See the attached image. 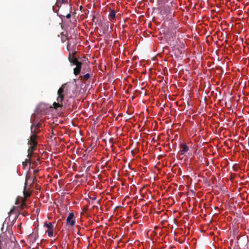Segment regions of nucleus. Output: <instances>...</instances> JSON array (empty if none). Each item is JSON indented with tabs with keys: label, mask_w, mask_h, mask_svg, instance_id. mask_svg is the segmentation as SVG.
Returning <instances> with one entry per match:
<instances>
[{
	"label": "nucleus",
	"mask_w": 249,
	"mask_h": 249,
	"mask_svg": "<svg viewBox=\"0 0 249 249\" xmlns=\"http://www.w3.org/2000/svg\"><path fill=\"white\" fill-rule=\"evenodd\" d=\"M92 199H94V200H95V197H94H94H92Z\"/></svg>",
	"instance_id": "obj_24"
},
{
	"label": "nucleus",
	"mask_w": 249,
	"mask_h": 249,
	"mask_svg": "<svg viewBox=\"0 0 249 249\" xmlns=\"http://www.w3.org/2000/svg\"><path fill=\"white\" fill-rule=\"evenodd\" d=\"M36 146L30 145L28 150V158H30L32 156V154L33 151L35 150Z\"/></svg>",
	"instance_id": "obj_12"
},
{
	"label": "nucleus",
	"mask_w": 249,
	"mask_h": 249,
	"mask_svg": "<svg viewBox=\"0 0 249 249\" xmlns=\"http://www.w3.org/2000/svg\"><path fill=\"white\" fill-rule=\"evenodd\" d=\"M57 12V15L62 18L65 17L66 14V17L67 18L69 19L71 17V13L72 11V7L71 4H67L65 6L60 5Z\"/></svg>",
	"instance_id": "obj_3"
},
{
	"label": "nucleus",
	"mask_w": 249,
	"mask_h": 249,
	"mask_svg": "<svg viewBox=\"0 0 249 249\" xmlns=\"http://www.w3.org/2000/svg\"><path fill=\"white\" fill-rule=\"evenodd\" d=\"M75 66H76V67L73 69V74L75 76H77L81 72V68H82V63L80 62L79 63V64H77Z\"/></svg>",
	"instance_id": "obj_9"
},
{
	"label": "nucleus",
	"mask_w": 249,
	"mask_h": 249,
	"mask_svg": "<svg viewBox=\"0 0 249 249\" xmlns=\"http://www.w3.org/2000/svg\"><path fill=\"white\" fill-rule=\"evenodd\" d=\"M70 43H69V42H68V45H67V49H68V50L69 51V50L68 48H69V46H70Z\"/></svg>",
	"instance_id": "obj_20"
},
{
	"label": "nucleus",
	"mask_w": 249,
	"mask_h": 249,
	"mask_svg": "<svg viewBox=\"0 0 249 249\" xmlns=\"http://www.w3.org/2000/svg\"><path fill=\"white\" fill-rule=\"evenodd\" d=\"M95 18V16H94V15H93V16H92V18H92V20H94V19Z\"/></svg>",
	"instance_id": "obj_22"
},
{
	"label": "nucleus",
	"mask_w": 249,
	"mask_h": 249,
	"mask_svg": "<svg viewBox=\"0 0 249 249\" xmlns=\"http://www.w3.org/2000/svg\"><path fill=\"white\" fill-rule=\"evenodd\" d=\"M27 178H26V181L25 182V185L24 187V191H23V194L24 196V198L22 199V204L20 206V208L21 209H24V208H26L28 207L26 203V198L29 197L31 195V193L28 191H26V188L27 187Z\"/></svg>",
	"instance_id": "obj_5"
},
{
	"label": "nucleus",
	"mask_w": 249,
	"mask_h": 249,
	"mask_svg": "<svg viewBox=\"0 0 249 249\" xmlns=\"http://www.w3.org/2000/svg\"><path fill=\"white\" fill-rule=\"evenodd\" d=\"M38 171H39V170H38V169L35 170L34 171V173H33V174L34 175V178L33 179L34 182L35 181H36V174L38 172Z\"/></svg>",
	"instance_id": "obj_17"
},
{
	"label": "nucleus",
	"mask_w": 249,
	"mask_h": 249,
	"mask_svg": "<svg viewBox=\"0 0 249 249\" xmlns=\"http://www.w3.org/2000/svg\"><path fill=\"white\" fill-rule=\"evenodd\" d=\"M80 77L81 78L82 80L87 81L90 77V75L89 73H87L83 76H80Z\"/></svg>",
	"instance_id": "obj_14"
},
{
	"label": "nucleus",
	"mask_w": 249,
	"mask_h": 249,
	"mask_svg": "<svg viewBox=\"0 0 249 249\" xmlns=\"http://www.w3.org/2000/svg\"><path fill=\"white\" fill-rule=\"evenodd\" d=\"M92 199H94V200H95V197H94H94H92Z\"/></svg>",
	"instance_id": "obj_25"
},
{
	"label": "nucleus",
	"mask_w": 249,
	"mask_h": 249,
	"mask_svg": "<svg viewBox=\"0 0 249 249\" xmlns=\"http://www.w3.org/2000/svg\"><path fill=\"white\" fill-rule=\"evenodd\" d=\"M76 53V51H74L71 53L69 52L68 59L70 62L72 63L73 65H76L77 64H79V62H80L77 60V59L76 57H74V55Z\"/></svg>",
	"instance_id": "obj_6"
},
{
	"label": "nucleus",
	"mask_w": 249,
	"mask_h": 249,
	"mask_svg": "<svg viewBox=\"0 0 249 249\" xmlns=\"http://www.w3.org/2000/svg\"><path fill=\"white\" fill-rule=\"evenodd\" d=\"M9 232H10L9 231ZM11 234L10 233H9ZM10 237H8L5 234L0 235V249H16L18 248V244L14 236L10 235Z\"/></svg>",
	"instance_id": "obj_1"
},
{
	"label": "nucleus",
	"mask_w": 249,
	"mask_h": 249,
	"mask_svg": "<svg viewBox=\"0 0 249 249\" xmlns=\"http://www.w3.org/2000/svg\"><path fill=\"white\" fill-rule=\"evenodd\" d=\"M116 13L114 10H111L109 14V18L110 20H112L115 18Z\"/></svg>",
	"instance_id": "obj_13"
},
{
	"label": "nucleus",
	"mask_w": 249,
	"mask_h": 249,
	"mask_svg": "<svg viewBox=\"0 0 249 249\" xmlns=\"http://www.w3.org/2000/svg\"><path fill=\"white\" fill-rule=\"evenodd\" d=\"M58 1L59 2V6H60V5H61V6H65L67 4H70L68 3V1L67 0H61V2H60L59 0Z\"/></svg>",
	"instance_id": "obj_15"
},
{
	"label": "nucleus",
	"mask_w": 249,
	"mask_h": 249,
	"mask_svg": "<svg viewBox=\"0 0 249 249\" xmlns=\"http://www.w3.org/2000/svg\"><path fill=\"white\" fill-rule=\"evenodd\" d=\"M46 228H48L47 231H46V232L48 233V236L49 237H52L53 236V226L52 224V223L49 222L47 223V222L45 223V225Z\"/></svg>",
	"instance_id": "obj_8"
},
{
	"label": "nucleus",
	"mask_w": 249,
	"mask_h": 249,
	"mask_svg": "<svg viewBox=\"0 0 249 249\" xmlns=\"http://www.w3.org/2000/svg\"><path fill=\"white\" fill-rule=\"evenodd\" d=\"M12 212H13V210H11L10 211V213H11Z\"/></svg>",
	"instance_id": "obj_23"
},
{
	"label": "nucleus",
	"mask_w": 249,
	"mask_h": 249,
	"mask_svg": "<svg viewBox=\"0 0 249 249\" xmlns=\"http://www.w3.org/2000/svg\"><path fill=\"white\" fill-rule=\"evenodd\" d=\"M31 127H32L33 130H38L41 127V124L39 122L37 123L36 121H34Z\"/></svg>",
	"instance_id": "obj_11"
},
{
	"label": "nucleus",
	"mask_w": 249,
	"mask_h": 249,
	"mask_svg": "<svg viewBox=\"0 0 249 249\" xmlns=\"http://www.w3.org/2000/svg\"><path fill=\"white\" fill-rule=\"evenodd\" d=\"M69 86L67 83L63 84L58 89L56 98L57 102H54L53 104V108L57 110L58 108L63 107V102L65 95L68 94Z\"/></svg>",
	"instance_id": "obj_2"
},
{
	"label": "nucleus",
	"mask_w": 249,
	"mask_h": 249,
	"mask_svg": "<svg viewBox=\"0 0 249 249\" xmlns=\"http://www.w3.org/2000/svg\"><path fill=\"white\" fill-rule=\"evenodd\" d=\"M67 224L72 227L75 224L74 215L73 213H69V215L67 218Z\"/></svg>",
	"instance_id": "obj_7"
},
{
	"label": "nucleus",
	"mask_w": 249,
	"mask_h": 249,
	"mask_svg": "<svg viewBox=\"0 0 249 249\" xmlns=\"http://www.w3.org/2000/svg\"><path fill=\"white\" fill-rule=\"evenodd\" d=\"M21 214H22L23 216H27V215H28V213L27 212L24 211V212H23L21 213Z\"/></svg>",
	"instance_id": "obj_18"
},
{
	"label": "nucleus",
	"mask_w": 249,
	"mask_h": 249,
	"mask_svg": "<svg viewBox=\"0 0 249 249\" xmlns=\"http://www.w3.org/2000/svg\"><path fill=\"white\" fill-rule=\"evenodd\" d=\"M40 131V130H33L32 129V127H31V135L30 137V139L28 140V144L30 145L36 146L37 142H36V138H37V134Z\"/></svg>",
	"instance_id": "obj_4"
},
{
	"label": "nucleus",
	"mask_w": 249,
	"mask_h": 249,
	"mask_svg": "<svg viewBox=\"0 0 249 249\" xmlns=\"http://www.w3.org/2000/svg\"><path fill=\"white\" fill-rule=\"evenodd\" d=\"M180 148L181 149L179 151L180 155H183L185 152H187L189 150L188 146L185 143H182L180 145Z\"/></svg>",
	"instance_id": "obj_10"
},
{
	"label": "nucleus",
	"mask_w": 249,
	"mask_h": 249,
	"mask_svg": "<svg viewBox=\"0 0 249 249\" xmlns=\"http://www.w3.org/2000/svg\"><path fill=\"white\" fill-rule=\"evenodd\" d=\"M59 0H57V2H56V5L57 6V7H59V2L58 1Z\"/></svg>",
	"instance_id": "obj_19"
},
{
	"label": "nucleus",
	"mask_w": 249,
	"mask_h": 249,
	"mask_svg": "<svg viewBox=\"0 0 249 249\" xmlns=\"http://www.w3.org/2000/svg\"><path fill=\"white\" fill-rule=\"evenodd\" d=\"M30 158H29L28 159H25V161L23 162L22 165H23L24 168L25 167V166H26L27 165V164L29 163H30Z\"/></svg>",
	"instance_id": "obj_16"
},
{
	"label": "nucleus",
	"mask_w": 249,
	"mask_h": 249,
	"mask_svg": "<svg viewBox=\"0 0 249 249\" xmlns=\"http://www.w3.org/2000/svg\"><path fill=\"white\" fill-rule=\"evenodd\" d=\"M64 11L66 12V14L68 13V12H67V10L66 9H63Z\"/></svg>",
	"instance_id": "obj_21"
}]
</instances>
